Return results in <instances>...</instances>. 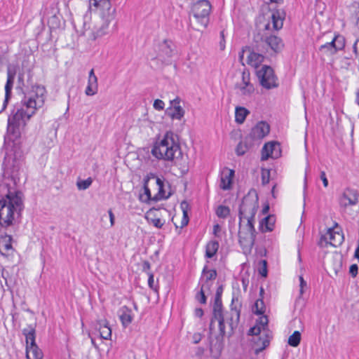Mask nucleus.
Returning <instances> with one entry per match:
<instances>
[{
    "label": "nucleus",
    "mask_w": 359,
    "mask_h": 359,
    "mask_svg": "<svg viewBox=\"0 0 359 359\" xmlns=\"http://www.w3.org/2000/svg\"><path fill=\"white\" fill-rule=\"evenodd\" d=\"M45 94V88L37 86L35 87L34 95L29 97L25 96L22 101V107L17 109L16 111L8 117L7 132L9 134L14 135L15 138L20 136V129L25 127L26 122L34 114L36 109L43 106L46 98Z\"/></svg>",
    "instance_id": "nucleus-1"
},
{
    "label": "nucleus",
    "mask_w": 359,
    "mask_h": 359,
    "mask_svg": "<svg viewBox=\"0 0 359 359\" xmlns=\"http://www.w3.org/2000/svg\"><path fill=\"white\" fill-rule=\"evenodd\" d=\"M21 165L20 154L13 151L6 152L2 164L4 174L0 176V200L11 199L15 195L23 197L22 192L16 189Z\"/></svg>",
    "instance_id": "nucleus-2"
},
{
    "label": "nucleus",
    "mask_w": 359,
    "mask_h": 359,
    "mask_svg": "<svg viewBox=\"0 0 359 359\" xmlns=\"http://www.w3.org/2000/svg\"><path fill=\"white\" fill-rule=\"evenodd\" d=\"M151 154L159 160L172 161L182 156L178 137L172 131H167L162 140L153 146Z\"/></svg>",
    "instance_id": "nucleus-3"
},
{
    "label": "nucleus",
    "mask_w": 359,
    "mask_h": 359,
    "mask_svg": "<svg viewBox=\"0 0 359 359\" xmlns=\"http://www.w3.org/2000/svg\"><path fill=\"white\" fill-rule=\"evenodd\" d=\"M24 209L23 197L15 195L11 199L0 200V227L13 225Z\"/></svg>",
    "instance_id": "nucleus-4"
},
{
    "label": "nucleus",
    "mask_w": 359,
    "mask_h": 359,
    "mask_svg": "<svg viewBox=\"0 0 359 359\" xmlns=\"http://www.w3.org/2000/svg\"><path fill=\"white\" fill-rule=\"evenodd\" d=\"M258 194L255 189H250L245 195L239 205L238 217L239 228H241V223L244 217H255L259 208Z\"/></svg>",
    "instance_id": "nucleus-5"
},
{
    "label": "nucleus",
    "mask_w": 359,
    "mask_h": 359,
    "mask_svg": "<svg viewBox=\"0 0 359 359\" xmlns=\"http://www.w3.org/2000/svg\"><path fill=\"white\" fill-rule=\"evenodd\" d=\"M255 49L257 51L266 53L268 48L275 53H280L284 47V43L280 38L275 35H270L264 38L260 34L254 36Z\"/></svg>",
    "instance_id": "nucleus-6"
},
{
    "label": "nucleus",
    "mask_w": 359,
    "mask_h": 359,
    "mask_svg": "<svg viewBox=\"0 0 359 359\" xmlns=\"http://www.w3.org/2000/svg\"><path fill=\"white\" fill-rule=\"evenodd\" d=\"M247 220L246 224L238 232L239 243L244 250L250 251L253 248L256 239L257 232L254 224L255 217H244Z\"/></svg>",
    "instance_id": "nucleus-7"
},
{
    "label": "nucleus",
    "mask_w": 359,
    "mask_h": 359,
    "mask_svg": "<svg viewBox=\"0 0 359 359\" xmlns=\"http://www.w3.org/2000/svg\"><path fill=\"white\" fill-rule=\"evenodd\" d=\"M212 6L208 0H198L191 5V13L196 22L203 28H206L210 22Z\"/></svg>",
    "instance_id": "nucleus-8"
},
{
    "label": "nucleus",
    "mask_w": 359,
    "mask_h": 359,
    "mask_svg": "<svg viewBox=\"0 0 359 359\" xmlns=\"http://www.w3.org/2000/svg\"><path fill=\"white\" fill-rule=\"evenodd\" d=\"M116 14L111 13V15H102V24L101 26L96 29V31L92 30L90 25L86 22L83 23V30L81 34L86 36L88 39L95 40L98 37H101L109 33V25L115 19Z\"/></svg>",
    "instance_id": "nucleus-9"
},
{
    "label": "nucleus",
    "mask_w": 359,
    "mask_h": 359,
    "mask_svg": "<svg viewBox=\"0 0 359 359\" xmlns=\"http://www.w3.org/2000/svg\"><path fill=\"white\" fill-rule=\"evenodd\" d=\"M257 76L260 85L266 89L269 90L278 86L277 77L270 66L263 65L260 69L257 71Z\"/></svg>",
    "instance_id": "nucleus-10"
},
{
    "label": "nucleus",
    "mask_w": 359,
    "mask_h": 359,
    "mask_svg": "<svg viewBox=\"0 0 359 359\" xmlns=\"http://www.w3.org/2000/svg\"><path fill=\"white\" fill-rule=\"evenodd\" d=\"M242 304L238 296H233L231 304V311L224 317V320L229 325L231 330L236 327L240 318Z\"/></svg>",
    "instance_id": "nucleus-11"
},
{
    "label": "nucleus",
    "mask_w": 359,
    "mask_h": 359,
    "mask_svg": "<svg viewBox=\"0 0 359 359\" xmlns=\"http://www.w3.org/2000/svg\"><path fill=\"white\" fill-rule=\"evenodd\" d=\"M218 321L219 325V337H217V339L220 337L222 339L225 335L226 331H225V325H224V316L223 313V309H212V317L210 320V334H212L214 330V323L215 321Z\"/></svg>",
    "instance_id": "nucleus-12"
},
{
    "label": "nucleus",
    "mask_w": 359,
    "mask_h": 359,
    "mask_svg": "<svg viewBox=\"0 0 359 359\" xmlns=\"http://www.w3.org/2000/svg\"><path fill=\"white\" fill-rule=\"evenodd\" d=\"M180 102L181 100L178 97L170 100V106L165 110V114L172 120H181L184 116L185 111L180 106Z\"/></svg>",
    "instance_id": "nucleus-13"
},
{
    "label": "nucleus",
    "mask_w": 359,
    "mask_h": 359,
    "mask_svg": "<svg viewBox=\"0 0 359 359\" xmlns=\"http://www.w3.org/2000/svg\"><path fill=\"white\" fill-rule=\"evenodd\" d=\"M253 336L254 337L252 339L253 348L255 354L257 355L269 345L271 334L262 332L259 335Z\"/></svg>",
    "instance_id": "nucleus-14"
},
{
    "label": "nucleus",
    "mask_w": 359,
    "mask_h": 359,
    "mask_svg": "<svg viewBox=\"0 0 359 359\" xmlns=\"http://www.w3.org/2000/svg\"><path fill=\"white\" fill-rule=\"evenodd\" d=\"M95 7L100 11V16L111 15V13L116 14V9L112 8L110 0H89V8Z\"/></svg>",
    "instance_id": "nucleus-15"
},
{
    "label": "nucleus",
    "mask_w": 359,
    "mask_h": 359,
    "mask_svg": "<svg viewBox=\"0 0 359 359\" xmlns=\"http://www.w3.org/2000/svg\"><path fill=\"white\" fill-rule=\"evenodd\" d=\"M269 132V125L265 121H260L252 128L249 137L253 140H260L265 137Z\"/></svg>",
    "instance_id": "nucleus-16"
},
{
    "label": "nucleus",
    "mask_w": 359,
    "mask_h": 359,
    "mask_svg": "<svg viewBox=\"0 0 359 359\" xmlns=\"http://www.w3.org/2000/svg\"><path fill=\"white\" fill-rule=\"evenodd\" d=\"M358 202V191L351 189H346L339 199L340 206L343 208H346L349 205H355Z\"/></svg>",
    "instance_id": "nucleus-17"
},
{
    "label": "nucleus",
    "mask_w": 359,
    "mask_h": 359,
    "mask_svg": "<svg viewBox=\"0 0 359 359\" xmlns=\"http://www.w3.org/2000/svg\"><path fill=\"white\" fill-rule=\"evenodd\" d=\"M246 50L249 53L247 58V63L249 65L257 68L264 61V53L257 51L255 49V43L254 41L252 42V47H247Z\"/></svg>",
    "instance_id": "nucleus-18"
},
{
    "label": "nucleus",
    "mask_w": 359,
    "mask_h": 359,
    "mask_svg": "<svg viewBox=\"0 0 359 359\" xmlns=\"http://www.w3.org/2000/svg\"><path fill=\"white\" fill-rule=\"evenodd\" d=\"M338 226V223L335 222L334 226L329 228L326 234L323 236L325 240L329 239V243L334 247L341 245L344 240V234L341 232L334 231V229H337Z\"/></svg>",
    "instance_id": "nucleus-19"
},
{
    "label": "nucleus",
    "mask_w": 359,
    "mask_h": 359,
    "mask_svg": "<svg viewBox=\"0 0 359 359\" xmlns=\"http://www.w3.org/2000/svg\"><path fill=\"white\" fill-rule=\"evenodd\" d=\"M148 181H149V178L144 179V194L146 196V198L144 199L143 196H140L141 200L144 202H147L151 200H152L154 201H157L160 200L161 198H164L163 182L160 178L156 177V184L158 186L159 191H158V194H156L152 198L150 189L147 186Z\"/></svg>",
    "instance_id": "nucleus-20"
},
{
    "label": "nucleus",
    "mask_w": 359,
    "mask_h": 359,
    "mask_svg": "<svg viewBox=\"0 0 359 359\" xmlns=\"http://www.w3.org/2000/svg\"><path fill=\"white\" fill-rule=\"evenodd\" d=\"M269 320L266 315L262 314L257 320L256 325L248 331L249 335H259L262 332L271 334L268 327Z\"/></svg>",
    "instance_id": "nucleus-21"
},
{
    "label": "nucleus",
    "mask_w": 359,
    "mask_h": 359,
    "mask_svg": "<svg viewBox=\"0 0 359 359\" xmlns=\"http://www.w3.org/2000/svg\"><path fill=\"white\" fill-rule=\"evenodd\" d=\"M174 44L171 41L164 40L158 46V57L163 62L172 56Z\"/></svg>",
    "instance_id": "nucleus-22"
},
{
    "label": "nucleus",
    "mask_w": 359,
    "mask_h": 359,
    "mask_svg": "<svg viewBox=\"0 0 359 359\" xmlns=\"http://www.w3.org/2000/svg\"><path fill=\"white\" fill-rule=\"evenodd\" d=\"M15 76V71L11 69L10 67L7 69V81L5 85V100L4 102L3 109L4 110L7 105V103L11 98V90L13 88V82Z\"/></svg>",
    "instance_id": "nucleus-23"
},
{
    "label": "nucleus",
    "mask_w": 359,
    "mask_h": 359,
    "mask_svg": "<svg viewBox=\"0 0 359 359\" xmlns=\"http://www.w3.org/2000/svg\"><path fill=\"white\" fill-rule=\"evenodd\" d=\"M11 236L5 234L0 237V253L4 256H8L13 251Z\"/></svg>",
    "instance_id": "nucleus-24"
},
{
    "label": "nucleus",
    "mask_w": 359,
    "mask_h": 359,
    "mask_svg": "<svg viewBox=\"0 0 359 359\" xmlns=\"http://www.w3.org/2000/svg\"><path fill=\"white\" fill-rule=\"evenodd\" d=\"M217 271L215 269L209 270L207 266H205L202 271V276L200 279V283L206 284L207 290H210V280H215L217 277Z\"/></svg>",
    "instance_id": "nucleus-25"
},
{
    "label": "nucleus",
    "mask_w": 359,
    "mask_h": 359,
    "mask_svg": "<svg viewBox=\"0 0 359 359\" xmlns=\"http://www.w3.org/2000/svg\"><path fill=\"white\" fill-rule=\"evenodd\" d=\"M119 318L123 327H126L132 323V311L126 306H122L118 311Z\"/></svg>",
    "instance_id": "nucleus-26"
},
{
    "label": "nucleus",
    "mask_w": 359,
    "mask_h": 359,
    "mask_svg": "<svg viewBox=\"0 0 359 359\" xmlns=\"http://www.w3.org/2000/svg\"><path fill=\"white\" fill-rule=\"evenodd\" d=\"M266 147H273V151H271V154H269L268 153L264 154L262 155V160H266L269 158H278L281 156V149H280V145L279 143L276 142H270L268 143H266Z\"/></svg>",
    "instance_id": "nucleus-27"
},
{
    "label": "nucleus",
    "mask_w": 359,
    "mask_h": 359,
    "mask_svg": "<svg viewBox=\"0 0 359 359\" xmlns=\"http://www.w3.org/2000/svg\"><path fill=\"white\" fill-rule=\"evenodd\" d=\"M233 175L234 171L233 170H229L226 172H222L221 176V183L219 185L222 189L228 190L231 189Z\"/></svg>",
    "instance_id": "nucleus-28"
},
{
    "label": "nucleus",
    "mask_w": 359,
    "mask_h": 359,
    "mask_svg": "<svg viewBox=\"0 0 359 359\" xmlns=\"http://www.w3.org/2000/svg\"><path fill=\"white\" fill-rule=\"evenodd\" d=\"M26 357L27 359H42L43 353L37 345L26 346Z\"/></svg>",
    "instance_id": "nucleus-29"
},
{
    "label": "nucleus",
    "mask_w": 359,
    "mask_h": 359,
    "mask_svg": "<svg viewBox=\"0 0 359 359\" xmlns=\"http://www.w3.org/2000/svg\"><path fill=\"white\" fill-rule=\"evenodd\" d=\"M22 334L25 336L26 346L36 345L35 342V326L29 325L27 328L22 330Z\"/></svg>",
    "instance_id": "nucleus-30"
},
{
    "label": "nucleus",
    "mask_w": 359,
    "mask_h": 359,
    "mask_svg": "<svg viewBox=\"0 0 359 359\" xmlns=\"http://www.w3.org/2000/svg\"><path fill=\"white\" fill-rule=\"evenodd\" d=\"M99 332L100 337L104 339H109L111 336V330L106 320L98 321Z\"/></svg>",
    "instance_id": "nucleus-31"
},
{
    "label": "nucleus",
    "mask_w": 359,
    "mask_h": 359,
    "mask_svg": "<svg viewBox=\"0 0 359 359\" xmlns=\"http://www.w3.org/2000/svg\"><path fill=\"white\" fill-rule=\"evenodd\" d=\"M250 111L243 107H237L235 111V121L236 123H243Z\"/></svg>",
    "instance_id": "nucleus-32"
},
{
    "label": "nucleus",
    "mask_w": 359,
    "mask_h": 359,
    "mask_svg": "<svg viewBox=\"0 0 359 359\" xmlns=\"http://www.w3.org/2000/svg\"><path fill=\"white\" fill-rule=\"evenodd\" d=\"M274 223H275V219H274L273 216L269 215V216L266 217L265 218H264L262 220V222L260 223L262 231H273V226H274Z\"/></svg>",
    "instance_id": "nucleus-33"
},
{
    "label": "nucleus",
    "mask_w": 359,
    "mask_h": 359,
    "mask_svg": "<svg viewBox=\"0 0 359 359\" xmlns=\"http://www.w3.org/2000/svg\"><path fill=\"white\" fill-rule=\"evenodd\" d=\"M219 248V243L216 241H210L205 249V256L208 258H212L217 252Z\"/></svg>",
    "instance_id": "nucleus-34"
},
{
    "label": "nucleus",
    "mask_w": 359,
    "mask_h": 359,
    "mask_svg": "<svg viewBox=\"0 0 359 359\" xmlns=\"http://www.w3.org/2000/svg\"><path fill=\"white\" fill-rule=\"evenodd\" d=\"M223 292V287L220 285L217 287L215 296V301L212 306V309H223L222 302V295Z\"/></svg>",
    "instance_id": "nucleus-35"
},
{
    "label": "nucleus",
    "mask_w": 359,
    "mask_h": 359,
    "mask_svg": "<svg viewBox=\"0 0 359 359\" xmlns=\"http://www.w3.org/2000/svg\"><path fill=\"white\" fill-rule=\"evenodd\" d=\"M265 305L262 298L257 299L254 306H252V311L257 315H262L265 312Z\"/></svg>",
    "instance_id": "nucleus-36"
},
{
    "label": "nucleus",
    "mask_w": 359,
    "mask_h": 359,
    "mask_svg": "<svg viewBox=\"0 0 359 359\" xmlns=\"http://www.w3.org/2000/svg\"><path fill=\"white\" fill-rule=\"evenodd\" d=\"M181 208L183 212V218L181 221V228L187 226L189 223V217H188V212L187 209L189 207V204L187 201H184L181 203Z\"/></svg>",
    "instance_id": "nucleus-37"
},
{
    "label": "nucleus",
    "mask_w": 359,
    "mask_h": 359,
    "mask_svg": "<svg viewBox=\"0 0 359 359\" xmlns=\"http://www.w3.org/2000/svg\"><path fill=\"white\" fill-rule=\"evenodd\" d=\"M301 341V334L299 331H294L288 338V344L292 347L299 346Z\"/></svg>",
    "instance_id": "nucleus-38"
},
{
    "label": "nucleus",
    "mask_w": 359,
    "mask_h": 359,
    "mask_svg": "<svg viewBox=\"0 0 359 359\" xmlns=\"http://www.w3.org/2000/svg\"><path fill=\"white\" fill-rule=\"evenodd\" d=\"M271 20H272L273 27L276 30H279L283 27V19L279 16V14L278 12L272 13Z\"/></svg>",
    "instance_id": "nucleus-39"
},
{
    "label": "nucleus",
    "mask_w": 359,
    "mask_h": 359,
    "mask_svg": "<svg viewBox=\"0 0 359 359\" xmlns=\"http://www.w3.org/2000/svg\"><path fill=\"white\" fill-rule=\"evenodd\" d=\"M250 149V146L247 140L241 141L236 148V153L238 156L244 155Z\"/></svg>",
    "instance_id": "nucleus-40"
},
{
    "label": "nucleus",
    "mask_w": 359,
    "mask_h": 359,
    "mask_svg": "<svg viewBox=\"0 0 359 359\" xmlns=\"http://www.w3.org/2000/svg\"><path fill=\"white\" fill-rule=\"evenodd\" d=\"M236 89L240 90V95L246 97H251L255 92V88L250 87H243L240 86H235Z\"/></svg>",
    "instance_id": "nucleus-41"
},
{
    "label": "nucleus",
    "mask_w": 359,
    "mask_h": 359,
    "mask_svg": "<svg viewBox=\"0 0 359 359\" xmlns=\"http://www.w3.org/2000/svg\"><path fill=\"white\" fill-rule=\"evenodd\" d=\"M230 213V209L225 205H219L217 210L216 214L220 218H226Z\"/></svg>",
    "instance_id": "nucleus-42"
},
{
    "label": "nucleus",
    "mask_w": 359,
    "mask_h": 359,
    "mask_svg": "<svg viewBox=\"0 0 359 359\" xmlns=\"http://www.w3.org/2000/svg\"><path fill=\"white\" fill-rule=\"evenodd\" d=\"M205 290H207L206 284H201V290L198 292V294L196 296V299L201 304H205L206 303V297L205 295Z\"/></svg>",
    "instance_id": "nucleus-43"
},
{
    "label": "nucleus",
    "mask_w": 359,
    "mask_h": 359,
    "mask_svg": "<svg viewBox=\"0 0 359 359\" xmlns=\"http://www.w3.org/2000/svg\"><path fill=\"white\" fill-rule=\"evenodd\" d=\"M92 182V179L88 177L86 180L78 181L76 186L79 190H86L91 185Z\"/></svg>",
    "instance_id": "nucleus-44"
},
{
    "label": "nucleus",
    "mask_w": 359,
    "mask_h": 359,
    "mask_svg": "<svg viewBox=\"0 0 359 359\" xmlns=\"http://www.w3.org/2000/svg\"><path fill=\"white\" fill-rule=\"evenodd\" d=\"M158 210L156 208H151L149 210H148L146 213L145 218L149 222L154 219L158 218L157 212Z\"/></svg>",
    "instance_id": "nucleus-45"
},
{
    "label": "nucleus",
    "mask_w": 359,
    "mask_h": 359,
    "mask_svg": "<svg viewBox=\"0 0 359 359\" xmlns=\"http://www.w3.org/2000/svg\"><path fill=\"white\" fill-rule=\"evenodd\" d=\"M259 264L262 266L259 269V273L262 276L266 277L267 276V262L266 260H261Z\"/></svg>",
    "instance_id": "nucleus-46"
},
{
    "label": "nucleus",
    "mask_w": 359,
    "mask_h": 359,
    "mask_svg": "<svg viewBox=\"0 0 359 359\" xmlns=\"http://www.w3.org/2000/svg\"><path fill=\"white\" fill-rule=\"evenodd\" d=\"M97 90H98V88L94 87L93 86H90L89 84H88V86L86 88V90H85V93L88 96H93L97 93Z\"/></svg>",
    "instance_id": "nucleus-47"
},
{
    "label": "nucleus",
    "mask_w": 359,
    "mask_h": 359,
    "mask_svg": "<svg viewBox=\"0 0 359 359\" xmlns=\"http://www.w3.org/2000/svg\"><path fill=\"white\" fill-rule=\"evenodd\" d=\"M153 107L156 110L161 111L164 109L165 104L161 100L156 99L154 102Z\"/></svg>",
    "instance_id": "nucleus-48"
},
{
    "label": "nucleus",
    "mask_w": 359,
    "mask_h": 359,
    "mask_svg": "<svg viewBox=\"0 0 359 359\" xmlns=\"http://www.w3.org/2000/svg\"><path fill=\"white\" fill-rule=\"evenodd\" d=\"M336 37H337V40L336 41V43H337V49H338V50L343 49L345 46L344 38L341 36H336Z\"/></svg>",
    "instance_id": "nucleus-49"
},
{
    "label": "nucleus",
    "mask_w": 359,
    "mask_h": 359,
    "mask_svg": "<svg viewBox=\"0 0 359 359\" xmlns=\"http://www.w3.org/2000/svg\"><path fill=\"white\" fill-rule=\"evenodd\" d=\"M149 223L152 224L154 226L160 229L163 226L165 221H162L160 218L158 217L156 219H152L151 222H149Z\"/></svg>",
    "instance_id": "nucleus-50"
},
{
    "label": "nucleus",
    "mask_w": 359,
    "mask_h": 359,
    "mask_svg": "<svg viewBox=\"0 0 359 359\" xmlns=\"http://www.w3.org/2000/svg\"><path fill=\"white\" fill-rule=\"evenodd\" d=\"M24 86H25L24 74L23 73H19L18 76L17 88L22 89Z\"/></svg>",
    "instance_id": "nucleus-51"
},
{
    "label": "nucleus",
    "mask_w": 359,
    "mask_h": 359,
    "mask_svg": "<svg viewBox=\"0 0 359 359\" xmlns=\"http://www.w3.org/2000/svg\"><path fill=\"white\" fill-rule=\"evenodd\" d=\"M149 274V278H148V285L150 288L152 290H154L155 291H157V288L154 285V275L151 273H148Z\"/></svg>",
    "instance_id": "nucleus-52"
},
{
    "label": "nucleus",
    "mask_w": 359,
    "mask_h": 359,
    "mask_svg": "<svg viewBox=\"0 0 359 359\" xmlns=\"http://www.w3.org/2000/svg\"><path fill=\"white\" fill-rule=\"evenodd\" d=\"M262 184H266L269 182V171L263 170L262 175Z\"/></svg>",
    "instance_id": "nucleus-53"
},
{
    "label": "nucleus",
    "mask_w": 359,
    "mask_h": 359,
    "mask_svg": "<svg viewBox=\"0 0 359 359\" xmlns=\"http://www.w3.org/2000/svg\"><path fill=\"white\" fill-rule=\"evenodd\" d=\"M337 40V37H334L331 42H328L330 48H332V54L336 53L338 49H337V43L336 41Z\"/></svg>",
    "instance_id": "nucleus-54"
},
{
    "label": "nucleus",
    "mask_w": 359,
    "mask_h": 359,
    "mask_svg": "<svg viewBox=\"0 0 359 359\" xmlns=\"http://www.w3.org/2000/svg\"><path fill=\"white\" fill-rule=\"evenodd\" d=\"M299 281H300V284H299V297H301V296L304 293V288L305 287H306V282L304 280L303 277L302 276H299Z\"/></svg>",
    "instance_id": "nucleus-55"
},
{
    "label": "nucleus",
    "mask_w": 359,
    "mask_h": 359,
    "mask_svg": "<svg viewBox=\"0 0 359 359\" xmlns=\"http://www.w3.org/2000/svg\"><path fill=\"white\" fill-rule=\"evenodd\" d=\"M358 266L357 264H352L349 268V273L353 277H355L358 274Z\"/></svg>",
    "instance_id": "nucleus-56"
},
{
    "label": "nucleus",
    "mask_w": 359,
    "mask_h": 359,
    "mask_svg": "<svg viewBox=\"0 0 359 359\" xmlns=\"http://www.w3.org/2000/svg\"><path fill=\"white\" fill-rule=\"evenodd\" d=\"M210 351L212 353H213L214 349H215L216 351H217V354L219 355L221 351H222V344L219 343L218 344H215L214 347L212 345H210Z\"/></svg>",
    "instance_id": "nucleus-57"
},
{
    "label": "nucleus",
    "mask_w": 359,
    "mask_h": 359,
    "mask_svg": "<svg viewBox=\"0 0 359 359\" xmlns=\"http://www.w3.org/2000/svg\"><path fill=\"white\" fill-rule=\"evenodd\" d=\"M320 177L321 180L323 181L324 187H327L328 186V180L327 179L326 174H325V171L320 172Z\"/></svg>",
    "instance_id": "nucleus-58"
},
{
    "label": "nucleus",
    "mask_w": 359,
    "mask_h": 359,
    "mask_svg": "<svg viewBox=\"0 0 359 359\" xmlns=\"http://www.w3.org/2000/svg\"><path fill=\"white\" fill-rule=\"evenodd\" d=\"M250 81V72L248 71H243L242 72V81L248 82Z\"/></svg>",
    "instance_id": "nucleus-59"
},
{
    "label": "nucleus",
    "mask_w": 359,
    "mask_h": 359,
    "mask_svg": "<svg viewBox=\"0 0 359 359\" xmlns=\"http://www.w3.org/2000/svg\"><path fill=\"white\" fill-rule=\"evenodd\" d=\"M88 84L98 88L97 78H88Z\"/></svg>",
    "instance_id": "nucleus-60"
},
{
    "label": "nucleus",
    "mask_w": 359,
    "mask_h": 359,
    "mask_svg": "<svg viewBox=\"0 0 359 359\" xmlns=\"http://www.w3.org/2000/svg\"><path fill=\"white\" fill-rule=\"evenodd\" d=\"M236 86H240L243 87H250V88H255L253 85L250 83V81H248V82L242 81L241 83H236Z\"/></svg>",
    "instance_id": "nucleus-61"
},
{
    "label": "nucleus",
    "mask_w": 359,
    "mask_h": 359,
    "mask_svg": "<svg viewBox=\"0 0 359 359\" xmlns=\"http://www.w3.org/2000/svg\"><path fill=\"white\" fill-rule=\"evenodd\" d=\"M151 268L150 263L148 261H144L142 263V271L147 272Z\"/></svg>",
    "instance_id": "nucleus-62"
},
{
    "label": "nucleus",
    "mask_w": 359,
    "mask_h": 359,
    "mask_svg": "<svg viewBox=\"0 0 359 359\" xmlns=\"http://www.w3.org/2000/svg\"><path fill=\"white\" fill-rule=\"evenodd\" d=\"M273 147H266V144L262 148V155L268 153L269 154H271V151H273Z\"/></svg>",
    "instance_id": "nucleus-63"
},
{
    "label": "nucleus",
    "mask_w": 359,
    "mask_h": 359,
    "mask_svg": "<svg viewBox=\"0 0 359 359\" xmlns=\"http://www.w3.org/2000/svg\"><path fill=\"white\" fill-rule=\"evenodd\" d=\"M108 213H109V216L111 226H113L114 225V219H115L114 215L111 209L108 210Z\"/></svg>",
    "instance_id": "nucleus-64"
}]
</instances>
